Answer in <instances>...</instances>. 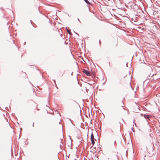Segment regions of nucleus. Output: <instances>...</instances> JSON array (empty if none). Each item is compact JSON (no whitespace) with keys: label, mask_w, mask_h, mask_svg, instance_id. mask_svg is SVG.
<instances>
[{"label":"nucleus","mask_w":160,"mask_h":160,"mask_svg":"<svg viewBox=\"0 0 160 160\" xmlns=\"http://www.w3.org/2000/svg\"><path fill=\"white\" fill-rule=\"evenodd\" d=\"M83 72L85 73L88 76H90L91 75V73L90 72L84 69L83 71Z\"/></svg>","instance_id":"obj_1"},{"label":"nucleus","mask_w":160,"mask_h":160,"mask_svg":"<svg viewBox=\"0 0 160 160\" xmlns=\"http://www.w3.org/2000/svg\"><path fill=\"white\" fill-rule=\"evenodd\" d=\"M91 140L94 139V135H93V134L92 132V133L91 135Z\"/></svg>","instance_id":"obj_2"},{"label":"nucleus","mask_w":160,"mask_h":160,"mask_svg":"<svg viewBox=\"0 0 160 160\" xmlns=\"http://www.w3.org/2000/svg\"><path fill=\"white\" fill-rule=\"evenodd\" d=\"M67 32L70 35L72 34V33L71 32L70 30V29H68L67 30Z\"/></svg>","instance_id":"obj_3"},{"label":"nucleus","mask_w":160,"mask_h":160,"mask_svg":"<svg viewBox=\"0 0 160 160\" xmlns=\"http://www.w3.org/2000/svg\"><path fill=\"white\" fill-rule=\"evenodd\" d=\"M91 140V143L92 145H94L95 143V142L94 141V139Z\"/></svg>","instance_id":"obj_4"},{"label":"nucleus","mask_w":160,"mask_h":160,"mask_svg":"<svg viewBox=\"0 0 160 160\" xmlns=\"http://www.w3.org/2000/svg\"><path fill=\"white\" fill-rule=\"evenodd\" d=\"M85 2L88 4H90L88 0H84Z\"/></svg>","instance_id":"obj_5"},{"label":"nucleus","mask_w":160,"mask_h":160,"mask_svg":"<svg viewBox=\"0 0 160 160\" xmlns=\"http://www.w3.org/2000/svg\"><path fill=\"white\" fill-rule=\"evenodd\" d=\"M144 117L145 118H149V116L148 115H145L144 116Z\"/></svg>","instance_id":"obj_6"},{"label":"nucleus","mask_w":160,"mask_h":160,"mask_svg":"<svg viewBox=\"0 0 160 160\" xmlns=\"http://www.w3.org/2000/svg\"><path fill=\"white\" fill-rule=\"evenodd\" d=\"M99 42L100 44H101V42L100 40L99 41Z\"/></svg>","instance_id":"obj_7"},{"label":"nucleus","mask_w":160,"mask_h":160,"mask_svg":"<svg viewBox=\"0 0 160 160\" xmlns=\"http://www.w3.org/2000/svg\"><path fill=\"white\" fill-rule=\"evenodd\" d=\"M74 160H76V158L74 159Z\"/></svg>","instance_id":"obj_8"}]
</instances>
